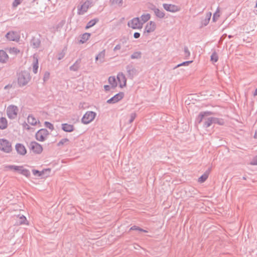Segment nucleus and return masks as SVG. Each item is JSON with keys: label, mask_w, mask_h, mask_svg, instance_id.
I'll list each match as a JSON object with an SVG mask.
<instances>
[{"label": "nucleus", "mask_w": 257, "mask_h": 257, "mask_svg": "<svg viewBox=\"0 0 257 257\" xmlns=\"http://www.w3.org/2000/svg\"><path fill=\"white\" fill-rule=\"evenodd\" d=\"M228 37L229 38H231L233 37V36H232V35H228Z\"/></svg>", "instance_id": "nucleus-59"}, {"label": "nucleus", "mask_w": 257, "mask_h": 257, "mask_svg": "<svg viewBox=\"0 0 257 257\" xmlns=\"http://www.w3.org/2000/svg\"><path fill=\"white\" fill-rule=\"evenodd\" d=\"M31 79L30 73L26 71H22L18 74V84L20 87L27 85Z\"/></svg>", "instance_id": "nucleus-2"}, {"label": "nucleus", "mask_w": 257, "mask_h": 257, "mask_svg": "<svg viewBox=\"0 0 257 257\" xmlns=\"http://www.w3.org/2000/svg\"><path fill=\"white\" fill-rule=\"evenodd\" d=\"M117 78L119 83V87L122 88L126 85V79L124 75L122 73H119Z\"/></svg>", "instance_id": "nucleus-15"}, {"label": "nucleus", "mask_w": 257, "mask_h": 257, "mask_svg": "<svg viewBox=\"0 0 257 257\" xmlns=\"http://www.w3.org/2000/svg\"><path fill=\"white\" fill-rule=\"evenodd\" d=\"M81 60V59H77L75 62L69 67V69L72 71H77L80 67Z\"/></svg>", "instance_id": "nucleus-18"}, {"label": "nucleus", "mask_w": 257, "mask_h": 257, "mask_svg": "<svg viewBox=\"0 0 257 257\" xmlns=\"http://www.w3.org/2000/svg\"><path fill=\"white\" fill-rule=\"evenodd\" d=\"M137 116V114L136 113H132L130 115V119L129 120V123H131L133 122L134 119H135L136 117Z\"/></svg>", "instance_id": "nucleus-47"}, {"label": "nucleus", "mask_w": 257, "mask_h": 257, "mask_svg": "<svg viewBox=\"0 0 257 257\" xmlns=\"http://www.w3.org/2000/svg\"><path fill=\"white\" fill-rule=\"evenodd\" d=\"M15 148L17 153L21 155H25L27 153L25 147L21 144H17Z\"/></svg>", "instance_id": "nucleus-16"}, {"label": "nucleus", "mask_w": 257, "mask_h": 257, "mask_svg": "<svg viewBox=\"0 0 257 257\" xmlns=\"http://www.w3.org/2000/svg\"><path fill=\"white\" fill-rule=\"evenodd\" d=\"M96 113L91 111H87L83 115L81 121L84 124H88L91 122L95 118L96 116Z\"/></svg>", "instance_id": "nucleus-5"}, {"label": "nucleus", "mask_w": 257, "mask_h": 257, "mask_svg": "<svg viewBox=\"0 0 257 257\" xmlns=\"http://www.w3.org/2000/svg\"><path fill=\"white\" fill-rule=\"evenodd\" d=\"M110 4L112 6H118L120 7L122 5L123 0H110Z\"/></svg>", "instance_id": "nucleus-35"}, {"label": "nucleus", "mask_w": 257, "mask_h": 257, "mask_svg": "<svg viewBox=\"0 0 257 257\" xmlns=\"http://www.w3.org/2000/svg\"><path fill=\"white\" fill-rule=\"evenodd\" d=\"M28 122L29 124L35 125L37 123V119L32 115H29L27 118Z\"/></svg>", "instance_id": "nucleus-33"}, {"label": "nucleus", "mask_w": 257, "mask_h": 257, "mask_svg": "<svg viewBox=\"0 0 257 257\" xmlns=\"http://www.w3.org/2000/svg\"><path fill=\"white\" fill-rule=\"evenodd\" d=\"M213 114L211 111H202L200 112L196 118V121L198 123H200L203 121V127L207 128L210 126L213 123L211 117H206L209 115Z\"/></svg>", "instance_id": "nucleus-1"}, {"label": "nucleus", "mask_w": 257, "mask_h": 257, "mask_svg": "<svg viewBox=\"0 0 257 257\" xmlns=\"http://www.w3.org/2000/svg\"><path fill=\"white\" fill-rule=\"evenodd\" d=\"M49 76H50V73L48 72H45V73H44V77H43L44 81L45 82V81H47L49 78Z\"/></svg>", "instance_id": "nucleus-49"}, {"label": "nucleus", "mask_w": 257, "mask_h": 257, "mask_svg": "<svg viewBox=\"0 0 257 257\" xmlns=\"http://www.w3.org/2000/svg\"><path fill=\"white\" fill-rule=\"evenodd\" d=\"M218 57L216 52L212 53L211 56V60L213 62H216L218 61Z\"/></svg>", "instance_id": "nucleus-38"}, {"label": "nucleus", "mask_w": 257, "mask_h": 257, "mask_svg": "<svg viewBox=\"0 0 257 257\" xmlns=\"http://www.w3.org/2000/svg\"><path fill=\"white\" fill-rule=\"evenodd\" d=\"M211 16V13L209 12L206 14L204 19L201 21V27L206 26L209 23Z\"/></svg>", "instance_id": "nucleus-23"}, {"label": "nucleus", "mask_w": 257, "mask_h": 257, "mask_svg": "<svg viewBox=\"0 0 257 257\" xmlns=\"http://www.w3.org/2000/svg\"><path fill=\"white\" fill-rule=\"evenodd\" d=\"M8 125L7 120L5 117H2L0 118V128L5 129Z\"/></svg>", "instance_id": "nucleus-26"}, {"label": "nucleus", "mask_w": 257, "mask_h": 257, "mask_svg": "<svg viewBox=\"0 0 257 257\" xmlns=\"http://www.w3.org/2000/svg\"><path fill=\"white\" fill-rule=\"evenodd\" d=\"M127 25L133 29H139L143 27L142 23H141V21L138 17L134 18L130 21L127 23Z\"/></svg>", "instance_id": "nucleus-7"}, {"label": "nucleus", "mask_w": 257, "mask_h": 257, "mask_svg": "<svg viewBox=\"0 0 257 257\" xmlns=\"http://www.w3.org/2000/svg\"><path fill=\"white\" fill-rule=\"evenodd\" d=\"M163 6L164 9L168 12L174 13L179 11L178 7L174 5L164 4Z\"/></svg>", "instance_id": "nucleus-12"}, {"label": "nucleus", "mask_w": 257, "mask_h": 257, "mask_svg": "<svg viewBox=\"0 0 257 257\" xmlns=\"http://www.w3.org/2000/svg\"><path fill=\"white\" fill-rule=\"evenodd\" d=\"M41 41L38 38L33 37L30 42V45L34 48H38L39 47Z\"/></svg>", "instance_id": "nucleus-22"}, {"label": "nucleus", "mask_w": 257, "mask_h": 257, "mask_svg": "<svg viewBox=\"0 0 257 257\" xmlns=\"http://www.w3.org/2000/svg\"><path fill=\"white\" fill-rule=\"evenodd\" d=\"M251 164L254 165H257V157L253 160Z\"/></svg>", "instance_id": "nucleus-53"}, {"label": "nucleus", "mask_w": 257, "mask_h": 257, "mask_svg": "<svg viewBox=\"0 0 257 257\" xmlns=\"http://www.w3.org/2000/svg\"><path fill=\"white\" fill-rule=\"evenodd\" d=\"M90 36V34L89 33H85L83 34L81 37V39L80 40L79 42L81 44L85 43L88 40Z\"/></svg>", "instance_id": "nucleus-29"}, {"label": "nucleus", "mask_w": 257, "mask_h": 257, "mask_svg": "<svg viewBox=\"0 0 257 257\" xmlns=\"http://www.w3.org/2000/svg\"><path fill=\"white\" fill-rule=\"evenodd\" d=\"M154 13L156 17L161 19L163 18L165 16L164 11L158 8H154Z\"/></svg>", "instance_id": "nucleus-25"}, {"label": "nucleus", "mask_w": 257, "mask_h": 257, "mask_svg": "<svg viewBox=\"0 0 257 257\" xmlns=\"http://www.w3.org/2000/svg\"><path fill=\"white\" fill-rule=\"evenodd\" d=\"M6 168L9 169H14L15 171H19L20 173L21 174L22 171L24 169L23 166H18L15 165H9Z\"/></svg>", "instance_id": "nucleus-30"}, {"label": "nucleus", "mask_w": 257, "mask_h": 257, "mask_svg": "<svg viewBox=\"0 0 257 257\" xmlns=\"http://www.w3.org/2000/svg\"><path fill=\"white\" fill-rule=\"evenodd\" d=\"M24 0H14L12 4V6L13 8L17 7L19 5H20Z\"/></svg>", "instance_id": "nucleus-43"}, {"label": "nucleus", "mask_w": 257, "mask_h": 257, "mask_svg": "<svg viewBox=\"0 0 257 257\" xmlns=\"http://www.w3.org/2000/svg\"><path fill=\"white\" fill-rule=\"evenodd\" d=\"M127 75L133 78L137 74V70L132 64H129L126 66Z\"/></svg>", "instance_id": "nucleus-13"}, {"label": "nucleus", "mask_w": 257, "mask_h": 257, "mask_svg": "<svg viewBox=\"0 0 257 257\" xmlns=\"http://www.w3.org/2000/svg\"><path fill=\"white\" fill-rule=\"evenodd\" d=\"M124 94L123 92H119L118 93L115 94L111 98L107 100L106 102L109 104H114L115 103L117 102L121 99H122L123 97H124Z\"/></svg>", "instance_id": "nucleus-10"}, {"label": "nucleus", "mask_w": 257, "mask_h": 257, "mask_svg": "<svg viewBox=\"0 0 257 257\" xmlns=\"http://www.w3.org/2000/svg\"><path fill=\"white\" fill-rule=\"evenodd\" d=\"M154 8H157L156 6H155L153 5H152L150 7L149 9L151 10H152L154 12Z\"/></svg>", "instance_id": "nucleus-55"}, {"label": "nucleus", "mask_w": 257, "mask_h": 257, "mask_svg": "<svg viewBox=\"0 0 257 257\" xmlns=\"http://www.w3.org/2000/svg\"><path fill=\"white\" fill-rule=\"evenodd\" d=\"M121 45L120 44H117V45L115 46V47L113 49V51H116L117 50H119L121 49Z\"/></svg>", "instance_id": "nucleus-50"}, {"label": "nucleus", "mask_w": 257, "mask_h": 257, "mask_svg": "<svg viewBox=\"0 0 257 257\" xmlns=\"http://www.w3.org/2000/svg\"><path fill=\"white\" fill-rule=\"evenodd\" d=\"M9 59V56L7 53L4 50H0V62L2 63H6Z\"/></svg>", "instance_id": "nucleus-20"}, {"label": "nucleus", "mask_w": 257, "mask_h": 257, "mask_svg": "<svg viewBox=\"0 0 257 257\" xmlns=\"http://www.w3.org/2000/svg\"><path fill=\"white\" fill-rule=\"evenodd\" d=\"M254 138H257V132H255L254 134Z\"/></svg>", "instance_id": "nucleus-58"}, {"label": "nucleus", "mask_w": 257, "mask_h": 257, "mask_svg": "<svg viewBox=\"0 0 257 257\" xmlns=\"http://www.w3.org/2000/svg\"><path fill=\"white\" fill-rule=\"evenodd\" d=\"M21 174L28 178H29L31 175L30 171L26 169H24L22 171Z\"/></svg>", "instance_id": "nucleus-41"}, {"label": "nucleus", "mask_w": 257, "mask_h": 257, "mask_svg": "<svg viewBox=\"0 0 257 257\" xmlns=\"http://www.w3.org/2000/svg\"><path fill=\"white\" fill-rule=\"evenodd\" d=\"M62 130L65 132L70 133L74 130V127L72 124L63 123L62 124Z\"/></svg>", "instance_id": "nucleus-19"}, {"label": "nucleus", "mask_w": 257, "mask_h": 257, "mask_svg": "<svg viewBox=\"0 0 257 257\" xmlns=\"http://www.w3.org/2000/svg\"><path fill=\"white\" fill-rule=\"evenodd\" d=\"M45 125L46 127L49 128L51 131H53L54 130L53 125L51 123H50L48 121L45 122Z\"/></svg>", "instance_id": "nucleus-44"}, {"label": "nucleus", "mask_w": 257, "mask_h": 257, "mask_svg": "<svg viewBox=\"0 0 257 257\" xmlns=\"http://www.w3.org/2000/svg\"><path fill=\"white\" fill-rule=\"evenodd\" d=\"M69 142V140L68 139L65 138L59 141V142L58 143L57 145L58 146H61L64 144H67Z\"/></svg>", "instance_id": "nucleus-40"}, {"label": "nucleus", "mask_w": 257, "mask_h": 257, "mask_svg": "<svg viewBox=\"0 0 257 257\" xmlns=\"http://www.w3.org/2000/svg\"><path fill=\"white\" fill-rule=\"evenodd\" d=\"M134 37L136 39H138L140 37V33L138 32H135L134 34Z\"/></svg>", "instance_id": "nucleus-51"}, {"label": "nucleus", "mask_w": 257, "mask_h": 257, "mask_svg": "<svg viewBox=\"0 0 257 257\" xmlns=\"http://www.w3.org/2000/svg\"><path fill=\"white\" fill-rule=\"evenodd\" d=\"M184 55L186 58H188L190 55V51L186 46L184 47Z\"/></svg>", "instance_id": "nucleus-46"}, {"label": "nucleus", "mask_w": 257, "mask_h": 257, "mask_svg": "<svg viewBox=\"0 0 257 257\" xmlns=\"http://www.w3.org/2000/svg\"><path fill=\"white\" fill-rule=\"evenodd\" d=\"M65 55V50L63 49L62 51L58 54V59L61 60L63 59Z\"/></svg>", "instance_id": "nucleus-48"}, {"label": "nucleus", "mask_w": 257, "mask_h": 257, "mask_svg": "<svg viewBox=\"0 0 257 257\" xmlns=\"http://www.w3.org/2000/svg\"><path fill=\"white\" fill-rule=\"evenodd\" d=\"M192 62V61H187L184 62L182 63H180L178 65H177L174 68H176L177 67H179L181 66H188L189 64L191 63Z\"/></svg>", "instance_id": "nucleus-45"}, {"label": "nucleus", "mask_w": 257, "mask_h": 257, "mask_svg": "<svg viewBox=\"0 0 257 257\" xmlns=\"http://www.w3.org/2000/svg\"><path fill=\"white\" fill-rule=\"evenodd\" d=\"M12 85L8 84V85H7L6 86H5L4 89H9L10 88H12Z\"/></svg>", "instance_id": "nucleus-54"}, {"label": "nucleus", "mask_w": 257, "mask_h": 257, "mask_svg": "<svg viewBox=\"0 0 257 257\" xmlns=\"http://www.w3.org/2000/svg\"><path fill=\"white\" fill-rule=\"evenodd\" d=\"M219 12V8H218L217 9L216 12L213 14V16L212 20L213 21H214V22L216 21V20L218 19V18L220 17Z\"/></svg>", "instance_id": "nucleus-42"}, {"label": "nucleus", "mask_w": 257, "mask_h": 257, "mask_svg": "<svg viewBox=\"0 0 257 257\" xmlns=\"http://www.w3.org/2000/svg\"><path fill=\"white\" fill-rule=\"evenodd\" d=\"M99 20L97 18H95L94 19H92L90 20L87 24V25L85 27V29H89L93 26H94L98 22Z\"/></svg>", "instance_id": "nucleus-31"}, {"label": "nucleus", "mask_w": 257, "mask_h": 257, "mask_svg": "<svg viewBox=\"0 0 257 257\" xmlns=\"http://www.w3.org/2000/svg\"><path fill=\"white\" fill-rule=\"evenodd\" d=\"M156 29V24L155 22L153 21H150L148 23L145 29V32H147L148 33H150L154 32Z\"/></svg>", "instance_id": "nucleus-14"}, {"label": "nucleus", "mask_w": 257, "mask_h": 257, "mask_svg": "<svg viewBox=\"0 0 257 257\" xmlns=\"http://www.w3.org/2000/svg\"><path fill=\"white\" fill-rule=\"evenodd\" d=\"M29 148L34 153L37 154H40L43 151V147L42 145L36 142H31L29 145Z\"/></svg>", "instance_id": "nucleus-8"}, {"label": "nucleus", "mask_w": 257, "mask_h": 257, "mask_svg": "<svg viewBox=\"0 0 257 257\" xmlns=\"http://www.w3.org/2000/svg\"><path fill=\"white\" fill-rule=\"evenodd\" d=\"M224 35H225V36H226V34H224V35H223L222 36V38Z\"/></svg>", "instance_id": "nucleus-60"}, {"label": "nucleus", "mask_w": 257, "mask_h": 257, "mask_svg": "<svg viewBox=\"0 0 257 257\" xmlns=\"http://www.w3.org/2000/svg\"><path fill=\"white\" fill-rule=\"evenodd\" d=\"M105 50H103L101 51L95 57V61L96 63L100 64L105 62Z\"/></svg>", "instance_id": "nucleus-17"}, {"label": "nucleus", "mask_w": 257, "mask_h": 257, "mask_svg": "<svg viewBox=\"0 0 257 257\" xmlns=\"http://www.w3.org/2000/svg\"><path fill=\"white\" fill-rule=\"evenodd\" d=\"M141 52H134L131 56V58L132 59H139V58H141Z\"/></svg>", "instance_id": "nucleus-37"}, {"label": "nucleus", "mask_w": 257, "mask_h": 257, "mask_svg": "<svg viewBox=\"0 0 257 257\" xmlns=\"http://www.w3.org/2000/svg\"><path fill=\"white\" fill-rule=\"evenodd\" d=\"M130 230H138L141 232H148L147 230L141 228L140 227L136 225H134L132 227H131L130 229Z\"/></svg>", "instance_id": "nucleus-36"}, {"label": "nucleus", "mask_w": 257, "mask_h": 257, "mask_svg": "<svg viewBox=\"0 0 257 257\" xmlns=\"http://www.w3.org/2000/svg\"><path fill=\"white\" fill-rule=\"evenodd\" d=\"M253 95L254 96H255L257 95V88L255 89V90H254L253 93Z\"/></svg>", "instance_id": "nucleus-57"}, {"label": "nucleus", "mask_w": 257, "mask_h": 257, "mask_svg": "<svg viewBox=\"0 0 257 257\" xmlns=\"http://www.w3.org/2000/svg\"><path fill=\"white\" fill-rule=\"evenodd\" d=\"M0 150L5 153H10L12 150L11 143L6 139H0Z\"/></svg>", "instance_id": "nucleus-4"}, {"label": "nucleus", "mask_w": 257, "mask_h": 257, "mask_svg": "<svg viewBox=\"0 0 257 257\" xmlns=\"http://www.w3.org/2000/svg\"><path fill=\"white\" fill-rule=\"evenodd\" d=\"M6 38L10 41L18 42L20 39L19 33L15 31H10L6 35Z\"/></svg>", "instance_id": "nucleus-9"}, {"label": "nucleus", "mask_w": 257, "mask_h": 257, "mask_svg": "<svg viewBox=\"0 0 257 257\" xmlns=\"http://www.w3.org/2000/svg\"><path fill=\"white\" fill-rule=\"evenodd\" d=\"M45 171V172L48 171V172H50L51 171V170L50 169H47L43 170L42 171H39L38 170H35V169L32 170L33 174L34 175H37L39 177L42 176L43 175Z\"/></svg>", "instance_id": "nucleus-27"}, {"label": "nucleus", "mask_w": 257, "mask_h": 257, "mask_svg": "<svg viewBox=\"0 0 257 257\" xmlns=\"http://www.w3.org/2000/svg\"><path fill=\"white\" fill-rule=\"evenodd\" d=\"M19 111L18 107L14 105H11L7 107V114L10 119H15L17 117Z\"/></svg>", "instance_id": "nucleus-3"}, {"label": "nucleus", "mask_w": 257, "mask_h": 257, "mask_svg": "<svg viewBox=\"0 0 257 257\" xmlns=\"http://www.w3.org/2000/svg\"><path fill=\"white\" fill-rule=\"evenodd\" d=\"M210 169H209L202 176L198 178V182L200 183L204 182L208 177Z\"/></svg>", "instance_id": "nucleus-24"}, {"label": "nucleus", "mask_w": 257, "mask_h": 257, "mask_svg": "<svg viewBox=\"0 0 257 257\" xmlns=\"http://www.w3.org/2000/svg\"><path fill=\"white\" fill-rule=\"evenodd\" d=\"M150 18L151 16L149 14L142 15L140 17V21H141V23H142V26H143L144 23L149 21Z\"/></svg>", "instance_id": "nucleus-28"}, {"label": "nucleus", "mask_w": 257, "mask_h": 257, "mask_svg": "<svg viewBox=\"0 0 257 257\" xmlns=\"http://www.w3.org/2000/svg\"><path fill=\"white\" fill-rule=\"evenodd\" d=\"M27 219L25 216L22 215L19 217V222L20 224H27Z\"/></svg>", "instance_id": "nucleus-39"}, {"label": "nucleus", "mask_w": 257, "mask_h": 257, "mask_svg": "<svg viewBox=\"0 0 257 257\" xmlns=\"http://www.w3.org/2000/svg\"><path fill=\"white\" fill-rule=\"evenodd\" d=\"M49 135V133L47 130L45 128H42L36 133L35 137L36 139L38 141L43 142L46 140Z\"/></svg>", "instance_id": "nucleus-6"}, {"label": "nucleus", "mask_w": 257, "mask_h": 257, "mask_svg": "<svg viewBox=\"0 0 257 257\" xmlns=\"http://www.w3.org/2000/svg\"><path fill=\"white\" fill-rule=\"evenodd\" d=\"M108 82L109 84L111 85V88L114 89L116 87L117 82L114 77L110 76L108 78Z\"/></svg>", "instance_id": "nucleus-34"}, {"label": "nucleus", "mask_w": 257, "mask_h": 257, "mask_svg": "<svg viewBox=\"0 0 257 257\" xmlns=\"http://www.w3.org/2000/svg\"><path fill=\"white\" fill-rule=\"evenodd\" d=\"M104 88L105 91H109L110 90V86L109 85H105L104 86Z\"/></svg>", "instance_id": "nucleus-52"}, {"label": "nucleus", "mask_w": 257, "mask_h": 257, "mask_svg": "<svg viewBox=\"0 0 257 257\" xmlns=\"http://www.w3.org/2000/svg\"><path fill=\"white\" fill-rule=\"evenodd\" d=\"M27 129L29 130V126H28V127L27 128Z\"/></svg>", "instance_id": "nucleus-61"}, {"label": "nucleus", "mask_w": 257, "mask_h": 257, "mask_svg": "<svg viewBox=\"0 0 257 257\" xmlns=\"http://www.w3.org/2000/svg\"><path fill=\"white\" fill-rule=\"evenodd\" d=\"M89 7V2H85L80 7H78V14L79 15H82L86 13Z\"/></svg>", "instance_id": "nucleus-11"}, {"label": "nucleus", "mask_w": 257, "mask_h": 257, "mask_svg": "<svg viewBox=\"0 0 257 257\" xmlns=\"http://www.w3.org/2000/svg\"><path fill=\"white\" fill-rule=\"evenodd\" d=\"M38 67L39 66L38 57L36 55H34L33 62V71L35 74H36L37 73Z\"/></svg>", "instance_id": "nucleus-21"}, {"label": "nucleus", "mask_w": 257, "mask_h": 257, "mask_svg": "<svg viewBox=\"0 0 257 257\" xmlns=\"http://www.w3.org/2000/svg\"><path fill=\"white\" fill-rule=\"evenodd\" d=\"M211 118L213 124H218L219 125L224 124V122L223 119L214 117H211Z\"/></svg>", "instance_id": "nucleus-32"}, {"label": "nucleus", "mask_w": 257, "mask_h": 257, "mask_svg": "<svg viewBox=\"0 0 257 257\" xmlns=\"http://www.w3.org/2000/svg\"><path fill=\"white\" fill-rule=\"evenodd\" d=\"M12 50L16 53H18V52H19L20 51L19 50H18L17 48H13Z\"/></svg>", "instance_id": "nucleus-56"}]
</instances>
